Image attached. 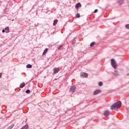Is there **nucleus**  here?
<instances>
[{"label": "nucleus", "instance_id": "obj_1", "mask_svg": "<svg viewBox=\"0 0 129 129\" xmlns=\"http://www.w3.org/2000/svg\"><path fill=\"white\" fill-rule=\"evenodd\" d=\"M120 107H121V101H118L117 102L111 105L110 108L111 110H114V109H117Z\"/></svg>", "mask_w": 129, "mask_h": 129}, {"label": "nucleus", "instance_id": "obj_2", "mask_svg": "<svg viewBox=\"0 0 129 129\" xmlns=\"http://www.w3.org/2000/svg\"><path fill=\"white\" fill-rule=\"evenodd\" d=\"M111 64L112 67L114 68V69H116V67H117V64H116V62L115 61V60H114V59L113 58L111 59Z\"/></svg>", "mask_w": 129, "mask_h": 129}, {"label": "nucleus", "instance_id": "obj_3", "mask_svg": "<svg viewBox=\"0 0 129 129\" xmlns=\"http://www.w3.org/2000/svg\"><path fill=\"white\" fill-rule=\"evenodd\" d=\"M76 90V87L75 86H72L71 87L70 89V92H72V93L75 92V91Z\"/></svg>", "mask_w": 129, "mask_h": 129}, {"label": "nucleus", "instance_id": "obj_4", "mask_svg": "<svg viewBox=\"0 0 129 129\" xmlns=\"http://www.w3.org/2000/svg\"><path fill=\"white\" fill-rule=\"evenodd\" d=\"M87 76H88V74L87 73L84 72L81 73V77H82V78H84V77L86 78Z\"/></svg>", "mask_w": 129, "mask_h": 129}, {"label": "nucleus", "instance_id": "obj_5", "mask_svg": "<svg viewBox=\"0 0 129 129\" xmlns=\"http://www.w3.org/2000/svg\"><path fill=\"white\" fill-rule=\"evenodd\" d=\"M99 93H101V90H97L94 92L93 95H97V94H99Z\"/></svg>", "mask_w": 129, "mask_h": 129}, {"label": "nucleus", "instance_id": "obj_6", "mask_svg": "<svg viewBox=\"0 0 129 129\" xmlns=\"http://www.w3.org/2000/svg\"><path fill=\"white\" fill-rule=\"evenodd\" d=\"M109 114H110V111H109L108 110H106L105 111L104 115L105 116H108V115H109Z\"/></svg>", "mask_w": 129, "mask_h": 129}, {"label": "nucleus", "instance_id": "obj_7", "mask_svg": "<svg viewBox=\"0 0 129 129\" xmlns=\"http://www.w3.org/2000/svg\"><path fill=\"white\" fill-rule=\"evenodd\" d=\"M59 71H60V69H59V68H55L53 69L54 73H58Z\"/></svg>", "mask_w": 129, "mask_h": 129}, {"label": "nucleus", "instance_id": "obj_8", "mask_svg": "<svg viewBox=\"0 0 129 129\" xmlns=\"http://www.w3.org/2000/svg\"><path fill=\"white\" fill-rule=\"evenodd\" d=\"M81 4L79 3L76 5L75 8H76V9H79V8H81Z\"/></svg>", "mask_w": 129, "mask_h": 129}, {"label": "nucleus", "instance_id": "obj_9", "mask_svg": "<svg viewBox=\"0 0 129 129\" xmlns=\"http://www.w3.org/2000/svg\"><path fill=\"white\" fill-rule=\"evenodd\" d=\"M25 85H26V84H25V82H23L22 83L20 84V88H23V87H25Z\"/></svg>", "mask_w": 129, "mask_h": 129}, {"label": "nucleus", "instance_id": "obj_10", "mask_svg": "<svg viewBox=\"0 0 129 129\" xmlns=\"http://www.w3.org/2000/svg\"><path fill=\"white\" fill-rule=\"evenodd\" d=\"M5 30L6 33H10V28H9V27L5 28Z\"/></svg>", "mask_w": 129, "mask_h": 129}, {"label": "nucleus", "instance_id": "obj_11", "mask_svg": "<svg viewBox=\"0 0 129 129\" xmlns=\"http://www.w3.org/2000/svg\"><path fill=\"white\" fill-rule=\"evenodd\" d=\"M49 50V49L48 48H45V50H44L43 53L42 54L43 56H44V55H45L46 53H47V52H48V50Z\"/></svg>", "mask_w": 129, "mask_h": 129}, {"label": "nucleus", "instance_id": "obj_12", "mask_svg": "<svg viewBox=\"0 0 129 129\" xmlns=\"http://www.w3.org/2000/svg\"><path fill=\"white\" fill-rule=\"evenodd\" d=\"M123 3H124V1L123 0H120L119 2H118V4L120 6H121V5H123Z\"/></svg>", "mask_w": 129, "mask_h": 129}, {"label": "nucleus", "instance_id": "obj_13", "mask_svg": "<svg viewBox=\"0 0 129 129\" xmlns=\"http://www.w3.org/2000/svg\"><path fill=\"white\" fill-rule=\"evenodd\" d=\"M57 23H58V20L55 19V20H54V21H53V26H56Z\"/></svg>", "mask_w": 129, "mask_h": 129}, {"label": "nucleus", "instance_id": "obj_14", "mask_svg": "<svg viewBox=\"0 0 129 129\" xmlns=\"http://www.w3.org/2000/svg\"><path fill=\"white\" fill-rule=\"evenodd\" d=\"M28 128H29V126H28V125H25L21 129H28Z\"/></svg>", "mask_w": 129, "mask_h": 129}, {"label": "nucleus", "instance_id": "obj_15", "mask_svg": "<svg viewBox=\"0 0 129 129\" xmlns=\"http://www.w3.org/2000/svg\"><path fill=\"white\" fill-rule=\"evenodd\" d=\"M63 47V45H59L58 46H57V49L58 50H61V48Z\"/></svg>", "mask_w": 129, "mask_h": 129}, {"label": "nucleus", "instance_id": "obj_16", "mask_svg": "<svg viewBox=\"0 0 129 129\" xmlns=\"http://www.w3.org/2000/svg\"><path fill=\"white\" fill-rule=\"evenodd\" d=\"M26 68H29V69L32 68V65H31V64H27L26 66Z\"/></svg>", "mask_w": 129, "mask_h": 129}, {"label": "nucleus", "instance_id": "obj_17", "mask_svg": "<svg viewBox=\"0 0 129 129\" xmlns=\"http://www.w3.org/2000/svg\"><path fill=\"white\" fill-rule=\"evenodd\" d=\"M98 85L99 86H102V85H103V83H102V82H100L98 83Z\"/></svg>", "mask_w": 129, "mask_h": 129}, {"label": "nucleus", "instance_id": "obj_18", "mask_svg": "<svg viewBox=\"0 0 129 129\" xmlns=\"http://www.w3.org/2000/svg\"><path fill=\"white\" fill-rule=\"evenodd\" d=\"M94 45H95V42H92V43L90 44V47H92L93 46H94Z\"/></svg>", "mask_w": 129, "mask_h": 129}, {"label": "nucleus", "instance_id": "obj_19", "mask_svg": "<svg viewBox=\"0 0 129 129\" xmlns=\"http://www.w3.org/2000/svg\"><path fill=\"white\" fill-rule=\"evenodd\" d=\"M76 18H79L80 17V14H79V13H77L76 14Z\"/></svg>", "mask_w": 129, "mask_h": 129}, {"label": "nucleus", "instance_id": "obj_20", "mask_svg": "<svg viewBox=\"0 0 129 129\" xmlns=\"http://www.w3.org/2000/svg\"><path fill=\"white\" fill-rule=\"evenodd\" d=\"M14 127V125H11L10 126L8 127V129H12Z\"/></svg>", "mask_w": 129, "mask_h": 129}, {"label": "nucleus", "instance_id": "obj_21", "mask_svg": "<svg viewBox=\"0 0 129 129\" xmlns=\"http://www.w3.org/2000/svg\"><path fill=\"white\" fill-rule=\"evenodd\" d=\"M126 29H129V24H127L125 26Z\"/></svg>", "mask_w": 129, "mask_h": 129}, {"label": "nucleus", "instance_id": "obj_22", "mask_svg": "<svg viewBox=\"0 0 129 129\" xmlns=\"http://www.w3.org/2000/svg\"><path fill=\"white\" fill-rule=\"evenodd\" d=\"M30 92L31 91H30V90H27L26 91V93H30Z\"/></svg>", "mask_w": 129, "mask_h": 129}, {"label": "nucleus", "instance_id": "obj_23", "mask_svg": "<svg viewBox=\"0 0 129 129\" xmlns=\"http://www.w3.org/2000/svg\"><path fill=\"white\" fill-rule=\"evenodd\" d=\"M98 12V9H96L94 11V13H96Z\"/></svg>", "mask_w": 129, "mask_h": 129}, {"label": "nucleus", "instance_id": "obj_24", "mask_svg": "<svg viewBox=\"0 0 129 129\" xmlns=\"http://www.w3.org/2000/svg\"><path fill=\"white\" fill-rule=\"evenodd\" d=\"M117 72H115V73H114V75H117Z\"/></svg>", "mask_w": 129, "mask_h": 129}, {"label": "nucleus", "instance_id": "obj_25", "mask_svg": "<svg viewBox=\"0 0 129 129\" xmlns=\"http://www.w3.org/2000/svg\"><path fill=\"white\" fill-rule=\"evenodd\" d=\"M2 32H3V33H5L6 32V30L5 29H3Z\"/></svg>", "mask_w": 129, "mask_h": 129}, {"label": "nucleus", "instance_id": "obj_26", "mask_svg": "<svg viewBox=\"0 0 129 129\" xmlns=\"http://www.w3.org/2000/svg\"><path fill=\"white\" fill-rule=\"evenodd\" d=\"M2 77V74H0V78Z\"/></svg>", "mask_w": 129, "mask_h": 129}, {"label": "nucleus", "instance_id": "obj_27", "mask_svg": "<svg viewBox=\"0 0 129 129\" xmlns=\"http://www.w3.org/2000/svg\"><path fill=\"white\" fill-rule=\"evenodd\" d=\"M127 76H129V73L127 74Z\"/></svg>", "mask_w": 129, "mask_h": 129}]
</instances>
